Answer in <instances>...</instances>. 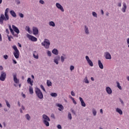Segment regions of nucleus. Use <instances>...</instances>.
Wrapping results in <instances>:
<instances>
[{
  "label": "nucleus",
  "instance_id": "obj_37",
  "mask_svg": "<svg viewBox=\"0 0 129 129\" xmlns=\"http://www.w3.org/2000/svg\"><path fill=\"white\" fill-rule=\"evenodd\" d=\"M47 85L48 87L52 86V82L50 81L49 80L47 81Z\"/></svg>",
  "mask_w": 129,
  "mask_h": 129
},
{
  "label": "nucleus",
  "instance_id": "obj_3",
  "mask_svg": "<svg viewBox=\"0 0 129 129\" xmlns=\"http://www.w3.org/2000/svg\"><path fill=\"white\" fill-rule=\"evenodd\" d=\"M35 91L36 95L38 98L39 99H43V98H44V95L43 94L42 91H41L39 88H35Z\"/></svg>",
  "mask_w": 129,
  "mask_h": 129
},
{
  "label": "nucleus",
  "instance_id": "obj_35",
  "mask_svg": "<svg viewBox=\"0 0 129 129\" xmlns=\"http://www.w3.org/2000/svg\"><path fill=\"white\" fill-rule=\"evenodd\" d=\"M92 112L94 116H95L96 115V113H97V112L96 111V110L95 109L93 108L92 109Z\"/></svg>",
  "mask_w": 129,
  "mask_h": 129
},
{
  "label": "nucleus",
  "instance_id": "obj_45",
  "mask_svg": "<svg viewBox=\"0 0 129 129\" xmlns=\"http://www.w3.org/2000/svg\"><path fill=\"white\" fill-rule=\"evenodd\" d=\"M70 70H71V71H73V70H74V66H70Z\"/></svg>",
  "mask_w": 129,
  "mask_h": 129
},
{
  "label": "nucleus",
  "instance_id": "obj_36",
  "mask_svg": "<svg viewBox=\"0 0 129 129\" xmlns=\"http://www.w3.org/2000/svg\"><path fill=\"white\" fill-rule=\"evenodd\" d=\"M84 81L85 83H86L87 84H88V83H89V81H88V79L87 78V77H86L85 78Z\"/></svg>",
  "mask_w": 129,
  "mask_h": 129
},
{
  "label": "nucleus",
  "instance_id": "obj_6",
  "mask_svg": "<svg viewBox=\"0 0 129 129\" xmlns=\"http://www.w3.org/2000/svg\"><path fill=\"white\" fill-rule=\"evenodd\" d=\"M50 40H49L48 39H45L44 41L41 43L42 46H43L45 49H49L50 47Z\"/></svg>",
  "mask_w": 129,
  "mask_h": 129
},
{
  "label": "nucleus",
  "instance_id": "obj_51",
  "mask_svg": "<svg viewBox=\"0 0 129 129\" xmlns=\"http://www.w3.org/2000/svg\"><path fill=\"white\" fill-rule=\"evenodd\" d=\"M6 33H7V35H9V34H10V32L9 31L8 29H6Z\"/></svg>",
  "mask_w": 129,
  "mask_h": 129
},
{
  "label": "nucleus",
  "instance_id": "obj_31",
  "mask_svg": "<svg viewBox=\"0 0 129 129\" xmlns=\"http://www.w3.org/2000/svg\"><path fill=\"white\" fill-rule=\"evenodd\" d=\"M25 117L27 120H31V116L29 114H27L25 115Z\"/></svg>",
  "mask_w": 129,
  "mask_h": 129
},
{
  "label": "nucleus",
  "instance_id": "obj_25",
  "mask_svg": "<svg viewBox=\"0 0 129 129\" xmlns=\"http://www.w3.org/2000/svg\"><path fill=\"white\" fill-rule=\"evenodd\" d=\"M52 53L54 55H58V54H59V51L57 50V49L54 48L52 50Z\"/></svg>",
  "mask_w": 129,
  "mask_h": 129
},
{
  "label": "nucleus",
  "instance_id": "obj_46",
  "mask_svg": "<svg viewBox=\"0 0 129 129\" xmlns=\"http://www.w3.org/2000/svg\"><path fill=\"white\" fill-rule=\"evenodd\" d=\"M15 2L17 5H20V4H21V1H20V0H15Z\"/></svg>",
  "mask_w": 129,
  "mask_h": 129
},
{
  "label": "nucleus",
  "instance_id": "obj_55",
  "mask_svg": "<svg viewBox=\"0 0 129 129\" xmlns=\"http://www.w3.org/2000/svg\"><path fill=\"white\" fill-rule=\"evenodd\" d=\"M13 62L14 64H17V63H18L17 62V61L15 59H13Z\"/></svg>",
  "mask_w": 129,
  "mask_h": 129
},
{
  "label": "nucleus",
  "instance_id": "obj_47",
  "mask_svg": "<svg viewBox=\"0 0 129 129\" xmlns=\"http://www.w3.org/2000/svg\"><path fill=\"white\" fill-rule=\"evenodd\" d=\"M57 128L58 129H62V126L60 124H58L57 126Z\"/></svg>",
  "mask_w": 129,
  "mask_h": 129
},
{
  "label": "nucleus",
  "instance_id": "obj_44",
  "mask_svg": "<svg viewBox=\"0 0 129 129\" xmlns=\"http://www.w3.org/2000/svg\"><path fill=\"white\" fill-rule=\"evenodd\" d=\"M39 3L41 4V5H44L45 2H44V1H43V0H40Z\"/></svg>",
  "mask_w": 129,
  "mask_h": 129
},
{
  "label": "nucleus",
  "instance_id": "obj_8",
  "mask_svg": "<svg viewBox=\"0 0 129 129\" xmlns=\"http://www.w3.org/2000/svg\"><path fill=\"white\" fill-rule=\"evenodd\" d=\"M6 78H7V74L6 73V72H1V76H0L1 81H5L6 80Z\"/></svg>",
  "mask_w": 129,
  "mask_h": 129
},
{
  "label": "nucleus",
  "instance_id": "obj_50",
  "mask_svg": "<svg viewBox=\"0 0 129 129\" xmlns=\"http://www.w3.org/2000/svg\"><path fill=\"white\" fill-rule=\"evenodd\" d=\"M72 100H73V103H74L75 105L77 104V103L76 102V101L74 99H73Z\"/></svg>",
  "mask_w": 129,
  "mask_h": 129
},
{
  "label": "nucleus",
  "instance_id": "obj_27",
  "mask_svg": "<svg viewBox=\"0 0 129 129\" xmlns=\"http://www.w3.org/2000/svg\"><path fill=\"white\" fill-rule=\"evenodd\" d=\"M116 112L119 113V114H120V115H122V110H121L119 108H116Z\"/></svg>",
  "mask_w": 129,
  "mask_h": 129
},
{
  "label": "nucleus",
  "instance_id": "obj_60",
  "mask_svg": "<svg viewBox=\"0 0 129 129\" xmlns=\"http://www.w3.org/2000/svg\"><path fill=\"white\" fill-rule=\"evenodd\" d=\"M100 113H101V114H103V111L102 110V109H101L100 110Z\"/></svg>",
  "mask_w": 129,
  "mask_h": 129
},
{
  "label": "nucleus",
  "instance_id": "obj_64",
  "mask_svg": "<svg viewBox=\"0 0 129 129\" xmlns=\"http://www.w3.org/2000/svg\"><path fill=\"white\" fill-rule=\"evenodd\" d=\"M127 43L129 44V38L127 39Z\"/></svg>",
  "mask_w": 129,
  "mask_h": 129
},
{
  "label": "nucleus",
  "instance_id": "obj_13",
  "mask_svg": "<svg viewBox=\"0 0 129 129\" xmlns=\"http://www.w3.org/2000/svg\"><path fill=\"white\" fill-rule=\"evenodd\" d=\"M32 31H33V35H38L39 34V29H38V28L36 27H33L32 28Z\"/></svg>",
  "mask_w": 129,
  "mask_h": 129
},
{
  "label": "nucleus",
  "instance_id": "obj_52",
  "mask_svg": "<svg viewBox=\"0 0 129 129\" xmlns=\"http://www.w3.org/2000/svg\"><path fill=\"white\" fill-rule=\"evenodd\" d=\"M72 112L73 114H76V112L74 109H72Z\"/></svg>",
  "mask_w": 129,
  "mask_h": 129
},
{
  "label": "nucleus",
  "instance_id": "obj_63",
  "mask_svg": "<svg viewBox=\"0 0 129 129\" xmlns=\"http://www.w3.org/2000/svg\"><path fill=\"white\" fill-rule=\"evenodd\" d=\"M69 98H71V99L72 100L73 99H74V98H73L72 96H69Z\"/></svg>",
  "mask_w": 129,
  "mask_h": 129
},
{
  "label": "nucleus",
  "instance_id": "obj_12",
  "mask_svg": "<svg viewBox=\"0 0 129 129\" xmlns=\"http://www.w3.org/2000/svg\"><path fill=\"white\" fill-rule=\"evenodd\" d=\"M55 6L58 10L61 11V12H64V8H63V6H62L61 4H60L59 3H56Z\"/></svg>",
  "mask_w": 129,
  "mask_h": 129
},
{
  "label": "nucleus",
  "instance_id": "obj_1",
  "mask_svg": "<svg viewBox=\"0 0 129 129\" xmlns=\"http://www.w3.org/2000/svg\"><path fill=\"white\" fill-rule=\"evenodd\" d=\"M9 8H7L5 12V15L1 14L0 16V24L1 25H3L4 24V21H9L10 20V17H9Z\"/></svg>",
  "mask_w": 129,
  "mask_h": 129
},
{
  "label": "nucleus",
  "instance_id": "obj_4",
  "mask_svg": "<svg viewBox=\"0 0 129 129\" xmlns=\"http://www.w3.org/2000/svg\"><path fill=\"white\" fill-rule=\"evenodd\" d=\"M13 49L14 50L13 52V55L16 59H19V57H20V51L18 49V47L17 46L13 45L12 46Z\"/></svg>",
  "mask_w": 129,
  "mask_h": 129
},
{
  "label": "nucleus",
  "instance_id": "obj_11",
  "mask_svg": "<svg viewBox=\"0 0 129 129\" xmlns=\"http://www.w3.org/2000/svg\"><path fill=\"white\" fill-rule=\"evenodd\" d=\"M86 59L87 61L88 64H89V65L91 66V67H93V62H92V61H91V60L89 58V57L88 56H86Z\"/></svg>",
  "mask_w": 129,
  "mask_h": 129
},
{
  "label": "nucleus",
  "instance_id": "obj_15",
  "mask_svg": "<svg viewBox=\"0 0 129 129\" xmlns=\"http://www.w3.org/2000/svg\"><path fill=\"white\" fill-rule=\"evenodd\" d=\"M122 8L121 9V12H122V13H125L126 11V9H127V7H126V3H125V2H123L122 3Z\"/></svg>",
  "mask_w": 129,
  "mask_h": 129
},
{
  "label": "nucleus",
  "instance_id": "obj_41",
  "mask_svg": "<svg viewBox=\"0 0 129 129\" xmlns=\"http://www.w3.org/2000/svg\"><path fill=\"white\" fill-rule=\"evenodd\" d=\"M4 59H5V60H8V58H9V56H8V55L5 54L3 56Z\"/></svg>",
  "mask_w": 129,
  "mask_h": 129
},
{
  "label": "nucleus",
  "instance_id": "obj_29",
  "mask_svg": "<svg viewBox=\"0 0 129 129\" xmlns=\"http://www.w3.org/2000/svg\"><path fill=\"white\" fill-rule=\"evenodd\" d=\"M48 25L49 26H50V27H55V26H56V25L55 24V22L53 21H50L48 23Z\"/></svg>",
  "mask_w": 129,
  "mask_h": 129
},
{
  "label": "nucleus",
  "instance_id": "obj_38",
  "mask_svg": "<svg viewBox=\"0 0 129 129\" xmlns=\"http://www.w3.org/2000/svg\"><path fill=\"white\" fill-rule=\"evenodd\" d=\"M47 55L48 56V57H51V56H52V52H51L50 50H47Z\"/></svg>",
  "mask_w": 129,
  "mask_h": 129
},
{
  "label": "nucleus",
  "instance_id": "obj_23",
  "mask_svg": "<svg viewBox=\"0 0 129 129\" xmlns=\"http://www.w3.org/2000/svg\"><path fill=\"white\" fill-rule=\"evenodd\" d=\"M56 106L59 107L58 110H59V111H61V110H63V109H64V107H63V105H62V104H57Z\"/></svg>",
  "mask_w": 129,
  "mask_h": 129
},
{
  "label": "nucleus",
  "instance_id": "obj_33",
  "mask_svg": "<svg viewBox=\"0 0 129 129\" xmlns=\"http://www.w3.org/2000/svg\"><path fill=\"white\" fill-rule=\"evenodd\" d=\"M68 118L71 120L72 119V115L71 114V113L69 112L68 113Z\"/></svg>",
  "mask_w": 129,
  "mask_h": 129
},
{
  "label": "nucleus",
  "instance_id": "obj_14",
  "mask_svg": "<svg viewBox=\"0 0 129 129\" xmlns=\"http://www.w3.org/2000/svg\"><path fill=\"white\" fill-rule=\"evenodd\" d=\"M9 29L10 30V32L11 34H12L13 36H14V37H16L17 38L19 37L18 34H15V32H14V30L12 29V26H11V25H9Z\"/></svg>",
  "mask_w": 129,
  "mask_h": 129
},
{
  "label": "nucleus",
  "instance_id": "obj_58",
  "mask_svg": "<svg viewBox=\"0 0 129 129\" xmlns=\"http://www.w3.org/2000/svg\"><path fill=\"white\" fill-rule=\"evenodd\" d=\"M3 41V38L2 37V34H0V42Z\"/></svg>",
  "mask_w": 129,
  "mask_h": 129
},
{
  "label": "nucleus",
  "instance_id": "obj_24",
  "mask_svg": "<svg viewBox=\"0 0 129 129\" xmlns=\"http://www.w3.org/2000/svg\"><path fill=\"white\" fill-rule=\"evenodd\" d=\"M33 57L35 59H39V55H38V53L36 51H33Z\"/></svg>",
  "mask_w": 129,
  "mask_h": 129
},
{
  "label": "nucleus",
  "instance_id": "obj_2",
  "mask_svg": "<svg viewBox=\"0 0 129 129\" xmlns=\"http://www.w3.org/2000/svg\"><path fill=\"white\" fill-rule=\"evenodd\" d=\"M42 122L45 125V126H50V123L49 121H50V118L46 114L42 115Z\"/></svg>",
  "mask_w": 129,
  "mask_h": 129
},
{
  "label": "nucleus",
  "instance_id": "obj_43",
  "mask_svg": "<svg viewBox=\"0 0 129 129\" xmlns=\"http://www.w3.org/2000/svg\"><path fill=\"white\" fill-rule=\"evenodd\" d=\"M119 101H120V102H121V104L122 105H124V102H123V101L122 100H121V98H119Z\"/></svg>",
  "mask_w": 129,
  "mask_h": 129
},
{
  "label": "nucleus",
  "instance_id": "obj_21",
  "mask_svg": "<svg viewBox=\"0 0 129 129\" xmlns=\"http://www.w3.org/2000/svg\"><path fill=\"white\" fill-rule=\"evenodd\" d=\"M98 65L100 69H103V64L101 62V60H98Z\"/></svg>",
  "mask_w": 129,
  "mask_h": 129
},
{
  "label": "nucleus",
  "instance_id": "obj_54",
  "mask_svg": "<svg viewBox=\"0 0 129 129\" xmlns=\"http://www.w3.org/2000/svg\"><path fill=\"white\" fill-rule=\"evenodd\" d=\"M101 15H102V16H103V15H104V12L103 11V10H101Z\"/></svg>",
  "mask_w": 129,
  "mask_h": 129
},
{
  "label": "nucleus",
  "instance_id": "obj_26",
  "mask_svg": "<svg viewBox=\"0 0 129 129\" xmlns=\"http://www.w3.org/2000/svg\"><path fill=\"white\" fill-rule=\"evenodd\" d=\"M63 56H61L60 59H61V61L63 63L64 61H65V59H66V54H62Z\"/></svg>",
  "mask_w": 129,
  "mask_h": 129
},
{
  "label": "nucleus",
  "instance_id": "obj_19",
  "mask_svg": "<svg viewBox=\"0 0 129 129\" xmlns=\"http://www.w3.org/2000/svg\"><path fill=\"white\" fill-rule=\"evenodd\" d=\"M106 91L108 94H111L112 93V90H111V88L109 87H107L106 88Z\"/></svg>",
  "mask_w": 129,
  "mask_h": 129
},
{
  "label": "nucleus",
  "instance_id": "obj_56",
  "mask_svg": "<svg viewBox=\"0 0 129 129\" xmlns=\"http://www.w3.org/2000/svg\"><path fill=\"white\" fill-rule=\"evenodd\" d=\"M21 109H23V110H25V106H24V105L21 106Z\"/></svg>",
  "mask_w": 129,
  "mask_h": 129
},
{
  "label": "nucleus",
  "instance_id": "obj_20",
  "mask_svg": "<svg viewBox=\"0 0 129 129\" xmlns=\"http://www.w3.org/2000/svg\"><path fill=\"white\" fill-rule=\"evenodd\" d=\"M79 100L80 101H81L82 106H83V107H85V106H86V104H85V102H84L83 99L82 97H80Z\"/></svg>",
  "mask_w": 129,
  "mask_h": 129
},
{
  "label": "nucleus",
  "instance_id": "obj_39",
  "mask_svg": "<svg viewBox=\"0 0 129 129\" xmlns=\"http://www.w3.org/2000/svg\"><path fill=\"white\" fill-rule=\"evenodd\" d=\"M92 16H93V17H94V18H97V13H96V12H93L92 13Z\"/></svg>",
  "mask_w": 129,
  "mask_h": 129
},
{
  "label": "nucleus",
  "instance_id": "obj_18",
  "mask_svg": "<svg viewBox=\"0 0 129 129\" xmlns=\"http://www.w3.org/2000/svg\"><path fill=\"white\" fill-rule=\"evenodd\" d=\"M84 32L86 35H89V34H90L88 27H87L86 25L84 26Z\"/></svg>",
  "mask_w": 129,
  "mask_h": 129
},
{
  "label": "nucleus",
  "instance_id": "obj_9",
  "mask_svg": "<svg viewBox=\"0 0 129 129\" xmlns=\"http://www.w3.org/2000/svg\"><path fill=\"white\" fill-rule=\"evenodd\" d=\"M13 80L15 83L19 84L20 83V80L17 78V73H13Z\"/></svg>",
  "mask_w": 129,
  "mask_h": 129
},
{
  "label": "nucleus",
  "instance_id": "obj_16",
  "mask_svg": "<svg viewBox=\"0 0 129 129\" xmlns=\"http://www.w3.org/2000/svg\"><path fill=\"white\" fill-rule=\"evenodd\" d=\"M12 29L13 31L17 34V35H19V34H20V30H19V28H18L16 26L12 25Z\"/></svg>",
  "mask_w": 129,
  "mask_h": 129
},
{
  "label": "nucleus",
  "instance_id": "obj_34",
  "mask_svg": "<svg viewBox=\"0 0 129 129\" xmlns=\"http://www.w3.org/2000/svg\"><path fill=\"white\" fill-rule=\"evenodd\" d=\"M5 102L6 103L7 106L9 108H11V104H10V103H9V101L6 100Z\"/></svg>",
  "mask_w": 129,
  "mask_h": 129
},
{
  "label": "nucleus",
  "instance_id": "obj_22",
  "mask_svg": "<svg viewBox=\"0 0 129 129\" xmlns=\"http://www.w3.org/2000/svg\"><path fill=\"white\" fill-rule=\"evenodd\" d=\"M10 13L13 18H17V14H16V12L14 10L10 11Z\"/></svg>",
  "mask_w": 129,
  "mask_h": 129
},
{
  "label": "nucleus",
  "instance_id": "obj_48",
  "mask_svg": "<svg viewBox=\"0 0 129 129\" xmlns=\"http://www.w3.org/2000/svg\"><path fill=\"white\" fill-rule=\"evenodd\" d=\"M117 7H119V8H120V7H121V2L117 3Z\"/></svg>",
  "mask_w": 129,
  "mask_h": 129
},
{
  "label": "nucleus",
  "instance_id": "obj_7",
  "mask_svg": "<svg viewBox=\"0 0 129 129\" xmlns=\"http://www.w3.org/2000/svg\"><path fill=\"white\" fill-rule=\"evenodd\" d=\"M26 36L29 40H30V41H32V42H37V41H38V39L35 36H33L29 34H27Z\"/></svg>",
  "mask_w": 129,
  "mask_h": 129
},
{
  "label": "nucleus",
  "instance_id": "obj_40",
  "mask_svg": "<svg viewBox=\"0 0 129 129\" xmlns=\"http://www.w3.org/2000/svg\"><path fill=\"white\" fill-rule=\"evenodd\" d=\"M40 88L43 91H44V92H46V90L45 89V88L44 87V86H43V85H40Z\"/></svg>",
  "mask_w": 129,
  "mask_h": 129
},
{
  "label": "nucleus",
  "instance_id": "obj_30",
  "mask_svg": "<svg viewBox=\"0 0 129 129\" xmlns=\"http://www.w3.org/2000/svg\"><path fill=\"white\" fill-rule=\"evenodd\" d=\"M50 95L52 97H57V96H58V94H57L56 93H51Z\"/></svg>",
  "mask_w": 129,
  "mask_h": 129
},
{
  "label": "nucleus",
  "instance_id": "obj_62",
  "mask_svg": "<svg viewBox=\"0 0 129 129\" xmlns=\"http://www.w3.org/2000/svg\"><path fill=\"white\" fill-rule=\"evenodd\" d=\"M18 45L19 47H20V48H22V45L20 43H18Z\"/></svg>",
  "mask_w": 129,
  "mask_h": 129
},
{
  "label": "nucleus",
  "instance_id": "obj_10",
  "mask_svg": "<svg viewBox=\"0 0 129 129\" xmlns=\"http://www.w3.org/2000/svg\"><path fill=\"white\" fill-rule=\"evenodd\" d=\"M104 56L107 60H110L111 59V55L107 51L104 52Z\"/></svg>",
  "mask_w": 129,
  "mask_h": 129
},
{
  "label": "nucleus",
  "instance_id": "obj_59",
  "mask_svg": "<svg viewBox=\"0 0 129 129\" xmlns=\"http://www.w3.org/2000/svg\"><path fill=\"white\" fill-rule=\"evenodd\" d=\"M51 117H52V118L55 119V115L53 114H52L51 115Z\"/></svg>",
  "mask_w": 129,
  "mask_h": 129
},
{
  "label": "nucleus",
  "instance_id": "obj_53",
  "mask_svg": "<svg viewBox=\"0 0 129 129\" xmlns=\"http://www.w3.org/2000/svg\"><path fill=\"white\" fill-rule=\"evenodd\" d=\"M7 37H8L9 41H10V42H11V41H12V40L11 39V37H10V36L9 35H7Z\"/></svg>",
  "mask_w": 129,
  "mask_h": 129
},
{
  "label": "nucleus",
  "instance_id": "obj_28",
  "mask_svg": "<svg viewBox=\"0 0 129 129\" xmlns=\"http://www.w3.org/2000/svg\"><path fill=\"white\" fill-rule=\"evenodd\" d=\"M25 30L26 31L28 32L29 34H32V31H31V29L30 28V27L26 26Z\"/></svg>",
  "mask_w": 129,
  "mask_h": 129
},
{
  "label": "nucleus",
  "instance_id": "obj_5",
  "mask_svg": "<svg viewBox=\"0 0 129 129\" xmlns=\"http://www.w3.org/2000/svg\"><path fill=\"white\" fill-rule=\"evenodd\" d=\"M27 83H28V84H30L31 85V86H29V93L30 94H33L34 91L33 90V87L32 86H33V83H34V81L32 80L31 78H28L27 79Z\"/></svg>",
  "mask_w": 129,
  "mask_h": 129
},
{
  "label": "nucleus",
  "instance_id": "obj_61",
  "mask_svg": "<svg viewBox=\"0 0 129 129\" xmlns=\"http://www.w3.org/2000/svg\"><path fill=\"white\" fill-rule=\"evenodd\" d=\"M4 70V68L3 67V66H0V70Z\"/></svg>",
  "mask_w": 129,
  "mask_h": 129
},
{
  "label": "nucleus",
  "instance_id": "obj_17",
  "mask_svg": "<svg viewBox=\"0 0 129 129\" xmlns=\"http://www.w3.org/2000/svg\"><path fill=\"white\" fill-rule=\"evenodd\" d=\"M60 60V56H57L54 57V59L53 60V62L56 64V65H58L59 64V61Z\"/></svg>",
  "mask_w": 129,
  "mask_h": 129
},
{
  "label": "nucleus",
  "instance_id": "obj_42",
  "mask_svg": "<svg viewBox=\"0 0 129 129\" xmlns=\"http://www.w3.org/2000/svg\"><path fill=\"white\" fill-rule=\"evenodd\" d=\"M19 16L20 18H24V14H23L22 13H19Z\"/></svg>",
  "mask_w": 129,
  "mask_h": 129
},
{
  "label": "nucleus",
  "instance_id": "obj_32",
  "mask_svg": "<svg viewBox=\"0 0 129 129\" xmlns=\"http://www.w3.org/2000/svg\"><path fill=\"white\" fill-rule=\"evenodd\" d=\"M116 84L117 87H118L120 90H121L122 89L121 88V86H120V84L119 83V82H116Z\"/></svg>",
  "mask_w": 129,
  "mask_h": 129
},
{
  "label": "nucleus",
  "instance_id": "obj_49",
  "mask_svg": "<svg viewBox=\"0 0 129 129\" xmlns=\"http://www.w3.org/2000/svg\"><path fill=\"white\" fill-rule=\"evenodd\" d=\"M71 95L72 96H75V93H74V92H73V91H71Z\"/></svg>",
  "mask_w": 129,
  "mask_h": 129
},
{
  "label": "nucleus",
  "instance_id": "obj_57",
  "mask_svg": "<svg viewBox=\"0 0 129 129\" xmlns=\"http://www.w3.org/2000/svg\"><path fill=\"white\" fill-rule=\"evenodd\" d=\"M3 124L4 126V127H6V126H7V125L6 124V122H3Z\"/></svg>",
  "mask_w": 129,
  "mask_h": 129
}]
</instances>
